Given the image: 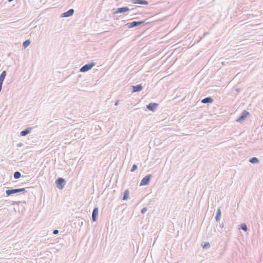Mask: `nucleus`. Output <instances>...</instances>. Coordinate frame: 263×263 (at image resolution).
I'll list each match as a JSON object with an SVG mask.
<instances>
[{
	"label": "nucleus",
	"instance_id": "nucleus-1",
	"mask_svg": "<svg viewBox=\"0 0 263 263\" xmlns=\"http://www.w3.org/2000/svg\"><path fill=\"white\" fill-rule=\"evenodd\" d=\"M147 20L148 19H145L142 21H133L126 24L125 26L128 28H132L138 26L146 25L149 23V22L147 21Z\"/></svg>",
	"mask_w": 263,
	"mask_h": 263
},
{
	"label": "nucleus",
	"instance_id": "nucleus-2",
	"mask_svg": "<svg viewBox=\"0 0 263 263\" xmlns=\"http://www.w3.org/2000/svg\"><path fill=\"white\" fill-rule=\"evenodd\" d=\"M26 188H20V189H11L7 190L5 191V194L7 196H9L12 194L21 193V192H25L26 191Z\"/></svg>",
	"mask_w": 263,
	"mask_h": 263
},
{
	"label": "nucleus",
	"instance_id": "nucleus-3",
	"mask_svg": "<svg viewBox=\"0 0 263 263\" xmlns=\"http://www.w3.org/2000/svg\"><path fill=\"white\" fill-rule=\"evenodd\" d=\"M55 182L57 187L59 190L63 189L66 184V181L65 179L62 177H59L58 179H57Z\"/></svg>",
	"mask_w": 263,
	"mask_h": 263
},
{
	"label": "nucleus",
	"instance_id": "nucleus-4",
	"mask_svg": "<svg viewBox=\"0 0 263 263\" xmlns=\"http://www.w3.org/2000/svg\"><path fill=\"white\" fill-rule=\"evenodd\" d=\"M250 115L249 111L245 110L240 114L239 116L236 119V121L241 123L247 117Z\"/></svg>",
	"mask_w": 263,
	"mask_h": 263
},
{
	"label": "nucleus",
	"instance_id": "nucleus-5",
	"mask_svg": "<svg viewBox=\"0 0 263 263\" xmlns=\"http://www.w3.org/2000/svg\"><path fill=\"white\" fill-rule=\"evenodd\" d=\"M95 63L94 62H91L87 63L83 66L80 69V71L82 72H85L90 70L94 66Z\"/></svg>",
	"mask_w": 263,
	"mask_h": 263
},
{
	"label": "nucleus",
	"instance_id": "nucleus-6",
	"mask_svg": "<svg viewBox=\"0 0 263 263\" xmlns=\"http://www.w3.org/2000/svg\"><path fill=\"white\" fill-rule=\"evenodd\" d=\"M152 175L149 174L144 177L141 181L140 186L147 185L149 184Z\"/></svg>",
	"mask_w": 263,
	"mask_h": 263
},
{
	"label": "nucleus",
	"instance_id": "nucleus-7",
	"mask_svg": "<svg viewBox=\"0 0 263 263\" xmlns=\"http://www.w3.org/2000/svg\"><path fill=\"white\" fill-rule=\"evenodd\" d=\"M132 92H140L143 89V86L142 84H138L136 85H132Z\"/></svg>",
	"mask_w": 263,
	"mask_h": 263
},
{
	"label": "nucleus",
	"instance_id": "nucleus-8",
	"mask_svg": "<svg viewBox=\"0 0 263 263\" xmlns=\"http://www.w3.org/2000/svg\"><path fill=\"white\" fill-rule=\"evenodd\" d=\"M130 10L128 7H122L118 8L116 9V11L114 12V14L123 13Z\"/></svg>",
	"mask_w": 263,
	"mask_h": 263
},
{
	"label": "nucleus",
	"instance_id": "nucleus-9",
	"mask_svg": "<svg viewBox=\"0 0 263 263\" xmlns=\"http://www.w3.org/2000/svg\"><path fill=\"white\" fill-rule=\"evenodd\" d=\"M158 106V104L157 103H150L146 105V108L152 111H155Z\"/></svg>",
	"mask_w": 263,
	"mask_h": 263
},
{
	"label": "nucleus",
	"instance_id": "nucleus-10",
	"mask_svg": "<svg viewBox=\"0 0 263 263\" xmlns=\"http://www.w3.org/2000/svg\"><path fill=\"white\" fill-rule=\"evenodd\" d=\"M74 12L73 9H70L66 12H65L61 14V17H67L72 16Z\"/></svg>",
	"mask_w": 263,
	"mask_h": 263
},
{
	"label": "nucleus",
	"instance_id": "nucleus-11",
	"mask_svg": "<svg viewBox=\"0 0 263 263\" xmlns=\"http://www.w3.org/2000/svg\"><path fill=\"white\" fill-rule=\"evenodd\" d=\"M99 213V209L98 207L93 208L92 213V220L93 221H96L97 220L98 215Z\"/></svg>",
	"mask_w": 263,
	"mask_h": 263
},
{
	"label": "nucleus",
	"instance_id": "nucleus-12",
	"mask_svg": "<svg viewBox=\"0 0 263 263\" xmlns=\"http://www.w3.org/2000/svg\"><path fill=\"white\" fill-rule=\"evenodd\" d=\"M6 74H7L6 71L4 70V71H3L0 74V92L2 90L3 82L5 79Z\"/></svg>",
	"mask_w": 263,
	"mask_h": 263
},
{
	"label": "nucleus",
	"instance_id": "nucleus-13",
	"mask_svg": "<svg viewBox=\"0 0 263 263\" xmlns=\"http://www.w3.org/2000/svg\"><path fill=\"white\" fill-rule=\"evenodd\" d=\"M132 3L134 4H139L142 5H147L148 4V2L146 0H132Z\"/></svg>",
	"mask_w": 263,
	"mask_h": 263
},
{
	"label": "nucleus",
	"instance_id": "nucleus-14",
	"mask_svg": "<svg viewBox=\"0 0 263 263\" xmlns=\"http://www.w3.org/2000/svg\"><path fill=\"white\" fill-rule=\"evenodd\" d=\"M32 128H33L31 127H29L25 128V129H24L21 132L20 136H23V137L26 136V135L29 134L31 132Z\"/></svg>",
	"mask_w": 263,
	"mask_h": 263
},
{
	"label": "nucleus",
	"instance_id": "nucleus-15",
	"mask_svg": "<svg viewBox=\"0 0 263 263\" xmlns=\"http://www.w3.org/2000/svg\"><path fill=\"white\" fill-rule=\"evenodd\" d=\"M214 99L212 97H208L201 100V103L203 104H211L213 103Z\"/></svg>",
	"mask_w": 263,
	"mask_h": 263
},
{
	"label": "nucleus",
	"instance_id": "nucleus-16",
	"mask_svg": "<svg viewBox=\"0 0 263 263\" xmlns=\"http://www.w3.org/2000/svg\"><path fill=\"white\" fill-rule=\"evenodd\" d=\"M129 190L128 189L125 190V191L123 193L122 200H127L129 197Z\"/></svg>",
	"mask_w": 263,
	"mask_h": 263
},
{
	"label": "nucleus",
	"instance_id": "nucleus-17",
	"mask_svg": "<svg viewBox=\"0 0 263 263\" xmlns=\"http://www.w3.org/2000/svg\"><path fill=\"white\" fill-rule=\"evenodd\" d=\"M221 215V210L220 208H218L217 210V212H216V216H215V220L217 221H218L220 219Z\"/></svg>",
	"mask_w": 263,
	"mask_h": 263
},
{
	"label": "nucleus",
	"instance_id": "nucleus-18",
	"mask_svg": "<svg viewBox=\"0 0 263 263\" xmlns=\"http://www.w3.org/2000/svg\"><path fill=\"white\" fill-rule=\"evenodd\" d=\"M249 162L252 164H256L259 162V160L256 157H252L250 159Z\"/></svg>",
	"mask_w": 263,
	"mask_h": 263
},
{
	"label": "nucleus",
	"instance_id": "nucleus-19",
	"mask_svg": "<svg viewBox=\"0 0 263 263\" xmlns=\"http://www.w3.org/2000/svg\"><path fill=\"white\" fill-rule=\"evenodd\" d=\"M240 229L243 230L245 232H247L248 231V227L246 223H241L240 226Z\"/></svg>",
	"mask_w": 263,
	"mask_h": 263
},
{
	"label": "nucleus",
	"instance_id": "nucleus-20",
	"mask_svg": "<svg viewBox=\"0 0 263 263\" xmlns=\"http://www.w3.org/2000/svg\"><path fill=\"white\" fill-rule=\"evenodd\" d=\"M14 178L15 179H18L21 177V173L18 171H16L14 173Z\"/></svg>",
	"mask_w": 263,
	"mask_h": 263
},
{
	"label": "nucleus",
	"instance_id": "nucleus-21",
	"mask_svg": "<svg viewBox=\"0 0 263 263\" xmlns=\"http://www.w3.org/2000/svg\"><path fill=\"white\" fill-rule=\"evenodd\" d=\"M31 43V41L30 40H26V41H25L23 43V46L24 47V48H26Z\"/></svg>",
	"mask_w": 263,
	"mask_h": 263
},
{
	"label": "nucleus",
	"instance_id": "nucleus-22",
	"mask_svg": "<svg viewBox=\"0 0 263 263\" xmlns=\"http://www.w3.org/2000/svg\"><path fill=\"white\" fill-rule=\"evenodd\" d=\"M203 249H208L210 247V244L209 242H205L202 245Z\"/></svg>",
	"mask_w": 263,
	"mask_h": 263
},
{
	"label": "nucleus",
	"instance_id": "nucleus-23",
	"mask_svg": "<svg viewBox=\"0 0 263 263\" xmlns=\"http://www.w3.org/2000/svg\"><path fill=\"white\" fill-rule=\"evenodd\" d=\"M138 167H137V165L136 164H133L132 167V168L130 170V171L132 172H135L137 169Z\"/></svg>",
	"mask_w": 263,
	"mask_h": 263
},
{
	"label": "nucleus",
	"instance_id": "nucleus-24",
	"mask_svg": "<svg viewBox=\"0 0 263 263\" xmlns=\"http://www.w3.org/2000/svg\"><path fill=\"white\" fill-rule=\"evenodd\" d=\"M147 208L146 207H144L142 209L141 211V213L143 214H145V213L147 211Z\"/></svg>",
	"mask_w": 263,
	"mask_h": 263
},
{
	"label": "nucleus",
	"instance_id": "nucleus-25",
	"mask_svg": "<svg viewBox=\"0 0 263 263\" xmlns=\"http://www.w3.org/2000/svg\"><path fill=\"white\" fill-rule=\"evenodd\" d=\"M59 231L58 230H54L53 231V234L54 235H57L59 233Z\"/></svg>",
	"mask_w": 263,
	"mask_h": 263
},
{
	"label": "nucleus",
	"instance_id": "nucleus-26",
	"mask_svg": "<svg viewBox=\"0 0 263 263\" xmlns=\"http://www.w3.org/2000/svg\"><path fill=\"white\" fill-rule=\"evenodd\" d=\"M220 227L222 229L224 228V223L222 222L221 224H220Z\"/></svg>",
	"mask_w": 263,
	"mask_h": 263
},
{
	"label": "nucleus",
	"instance_id": "nucleus-27",
	"mask_svg": "<svg viewBox=\"0 0 263 263\" xmlns=\"http://www.w3.org/2000/svg\"><path fill=\"white\" fill-rule=\"evenodd\" d=\"M119 100H117V101L115 102V105H118V104H119Z\"/></svg>",
	"mask_w": 263,
	"mask_h": 263
},
{
	"label": "nucleus",
	"instance_id": "nucleus-28",
	"mask_svg": "<svg viewBox=\"0 0 263 263\" xmlns=\"http://www.w3.org/2000/svg\"><path fill=\"white\" fill-rule=\"evenodd\" d=\"M137 8V7H135V8H132V9H130V10H135V9H136Z\"/></svg>",
	"mask_w": 263,
	"mask_h": 263
},
{
	"label": "nucleus",
	"instance_id": "nucleus-29",
	"mask_svg": "<svg viewBox=\"0 0 263 263\" xmlns=\"http://www.w3.org/2000/svg\"><path fill=\"white\" fill-rule=\"evenodd\" d=\"M13 1V0H8V2H12Z\"/></svg>",
	"mask_w": 263,
	"mask_h": 263
},
{
	"label": "nucleus",
	"instance_id": "nucleus-30",
	"mask_svg": "<svg viewBox=\"0 0 263 263\" xmlns=\"http://www.w3.org/2000/svg\"><path fill=\"white\" fill-rule=\"evenodd\" d=\"M21 144H22V143H20V144H18V145H19V146H21Z\"/></svg>",
	"mask_w": 263,
	"mask_h": 263
},
{
	"label": "nucleus",
	"instance_id": "nucleus-31",
	"mask_svg": "<svg viewBox=\"0 0 263 263\" xmlns=\"http://www.w3.org/2000/svg\"><path fill=\"white\" fill-rule=\"evenodd\" d=\"M236 91H239V89H236Z\"/></svg>",
	"mask_w": 263,
	"mask_h": 263
}]
</instances>
